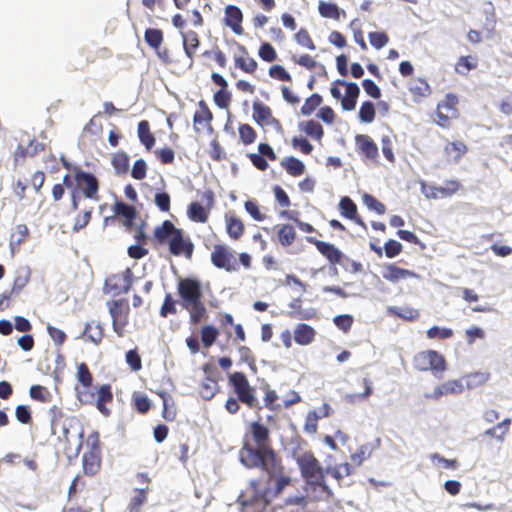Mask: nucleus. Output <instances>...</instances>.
<instances>
[{"label": "nucleus", "instance_id": "obj_1", "mask_svg": "<svg viewBox=\"0 0 512 512\" xmlns=\"http://www.w3.org/2000/svg\"><path fill=\"white\" fill-rule=\"evenodd\" d=\"M278 457L272 447L270 430L260 421L249 424L239 450V460L243 466L253 469Z\"/></svg>", "mask_w": 512, "mask_h": 512}, {"label": "nucleus", "instance_id": "obj_2", "mask_svg": "<svg viewBox=\"0 0 512 512\" xmlns=\"http://www.w3.org/2000/svg\"><path fill=\"white\" fill-rule=\"evenodd\" d=\"M257 468L267 474L265 485H262L260 479H254L250 482V487L255 495L261 499L277 497L291 483V477L285 474V468L280 457L264 462Z\"/></svg>", "mask_w": 512, "mask_h": 512}, {"label": "nucleus", "instance_id": "obj_3", "mask_svg": "<svg viewBox=\"0 0 512 512\" xmlns=\"http://www.w3.org/2000/svg\"><path fill=\"white\" fill-rule=\"evenodd\" d=\"M177 293L181 306L189 313L190 323L196 325L202 322L206 318L207 310L202 300L200 281L192 277L181 278L177 284Z\"/></svg>", "mask_w": 512, "mask_h": 512}, {"label": "nucleus", "instance_id": "obj_4", "mask_svg": "<svg viewBox=\"0 0 512 512\" xmlns=\"http://www.w3.org/2000/svg\"><path fill=\"white\" fill-rule=\"evenodd\" d=\"M296 463L302 478L311 491L318 492L326 498L332 497L333 493L326 483V469H323L321 463L311 451L297 456Z\"/></svg>", "mask_w": 512, "mask_h": 512}, {"label": "nucleus", "instance_id": "obj_5", "mask_svg": "<svg viewBox=\"0 0 512 512\" xmlns=\"http://www.w3.org/2000/svg\"><path fill=\"white\" fill-rule=\"evenodd\" d=\"M211 263L218 269L226 272H236L239 270V264L248 270L252 267V257L247 252L239 254V263L237 262L233 250L225 244H215L210 255Z\"/></svg>", "mask_w": 512, "mask_h": 512}, {"label": "nucleus", "instance_id": "obj_6", "mask_svg": "<svg viewBox=\"0 0 512 512\" xmlns=\"http://www.w3.org/2000/svg\"><path fill=\"white\" fill-rule=\"evenodd\" d=\"M63 183L68 189L77 191L87 199L94 201L99 200V181L96 176L90 172L75 167L73 176L70 174L64 175Z\"/></svg>", "mask_w": 512, "mask_h": 512}, {"label": "nucleus", "instance_id": "obj_7", "mask_svg": "<svg viewBox=\"0 0 512 512\" xmlns=\"http://www.w3.org/2000/svg\"><path fill=\"white\" fill-rule=\"evenodd\" d=\"M77 391V399L84 405H95L98 411L104 415L109 416L111 414L107 404L113 401V392L110 384H103L97 388L96 394L89 390Z\"/></svg>", "mask_w": 512, "mask_h": 512}, {"label": "nucleus", "instance_id": "obj_8", "mask_svg": "<svg viewBox=\"0 0 512 512\" xmlns=\"http://www.w3.org/2000/svg\"><path fill=\"white\" fill-rule=\"evenodd\" d=\"M228 382L241 403L248 408H254L258 405L255 388L250 385L247 376L243 372L231 373L228 376Z\"/></svg>", "mask_w": 512, "mask_h": 512}, {"label": "nucleus", "instance_id": "obj_9", "mask_svg": "<svg viewBox=\"0 0 512 512\" xmlns=\"http://www.w3.org/2000/svg\"><path fill=\"white\" fill-rule=\"evenodd\" d=\"M330 92L333 98L341 100L343 110L351 111L355 109L360 94L359 86L356 83L336 80L332 84Z\"/></svg>", "mask_w": 512, "mask_h": 512}, {"label": "nucleus", "instance_id": "obj_10", "mask_svg": "<svg viewBox=\"0 0 512 512\" xmlns=\"http://www.w3.org/2000/svg\"><path fill=\"white\" fill-rule=\"evenodd\" d=\"M107 308L112 318V327L114 332L123 337L125 328L129 323L130 306L125 298L113 299L107 302Z\"/></svg>", "mask_w": 512, "mask_h": 512}, {"label": "nucleus", "instance_id": "obj_11", "mask_svg": "<svg viewBox=\"0 0 512 512\" xmlns=\"http://www.w3.org/2000/svg\"><path fill=\"white\" fill-rule=\"evenodd\" d=\"M458 104V96L454 93H447L444 99L437 104L435 123L441 128H449L451 121L459 117Z\"/></svg>", "mask_w": 512, "mask_h": 512}, {"label": "nucleus", "instance_id": "obj_12", "mask_svg": "<svg viewBox=\"0 0 512 512\" xmlns=\"http://www.w3.org/2000/svg\"><path fill=\"white\" fill-rule=\"evenodd\" d=\"M413 365L418 371H432L434 375L442 374L447 368L444 356L435 350L417 353L413 358Z\"/></svg>", "mask_w": 512, "mask_h": 512}, {"label": "nucleus", "instance_id": "obj_13", "mask_svg": "<svg viewBox=\"0 0 512 512\" xmlns=\"http://www.w3.org/2000/svg\"><path fill=\"white\" fill-rule=\"evenodd\" d=\"M201 201H193L188 205L187 216L196 223H206L209 214L215 205V194L211 189H206L201 193Z\"/></svg>", "mask_w": 512, "mask_h": 512}, {"label": "nucleus", "instance_id": "obj_14", "mask_svg": "<svg viewBox=\"0 0 512 512\" xmlns=\"http://www.w3.org/2000/svg\"><path fill=\"white\" fill-rule=\"evenodd\" d=\"M31 279V271L28 268H20L16 271L12 287L0 295V311L11 306V300L18 297Z\"/></svg>", "mask_w": 512, "mask_h": 512}, {"label": "nucleus", "instance_id": "obj_15", "mask_svg": "<svg viewBox=\"0 0 512 512\" xmlns=\"http://www.w3.org/2000/svg\"><path fill=\"white\" fill-rule=\"evenodd\" d=\"M133 284V273L127 268L121 273H116L108 276L105 280L104 289L114 296L126 294L129 292Z\"/></svg>", "mask_w": 512, "mask_h": 512}, {"label": "nucleus", "instance_id": "obj_16", "mask_svg": "<svg viewBox=\"0 0 512 512\" xmlns=\"http://www.w3.org/2000/svg\"><path fill=\"white\" fill-rule=\"evenodd\" d=\"M212 121V111L204 100H200L193 115L194 131L200 133L201 130H205L208 134H212L214 132Z\"/></svg>", "mask_w": 512, "mask_h": 512}, {"label": "nucleus", "instance_id": "obj_17", "mask_svg": "<svg viewBox=\"0 0 512 512\" xmlns=\"http://www.w3.org/2000/svg\"><path fill=\"white\" fill-rule=\"evenodd\" d=\"M255 168L260 171H266L269 167L267 160H277V155L268 143H260L258 145V153H249L247 155Z\"/></svg>", "mask_w": 512, "mask_h": 512}, {"label": "nucleus", "instance_id": "obj_18", "mask_svg": "<svg viewBox=\"0 0 512 512\" xmlns=\"http://www.w3.org/2000/svg\"><path fill=\"white\" fill-rule=\"evenodd\" d=\"M170 253L175 256L184 255L190 259L194 251V245L189 238L184 237L182 229H178L169 242Z\"/></svg>", "mask_w": 512, "mask_h": 512}, {"label": "nucleus", "instance_id": "obj_19", "mask_svg": "<svg viewBox=\"0 0 512 512\" xmlns=\"http://www.w3.org/2000/svg\"><path fill=\"white\" fill-rule=\"evenodd\" d=\"M355 145L361 157L371 161H377L379 157L378 146L369 135L357 134L355 136Z\"/></svg>", "mask_w": 512, "mask_h": 512}, {"label": "nucleus", "instance_id": "obj_20", "mask_svg": "<svg viewBox=\"0 0 512 512\" xmlns=\"http://www.w3.org/2000/svg\"><path fill=\"white\" fill-rule=\"evenodd\" d=\"M224 24L229 27L236 35H242L244 29L242 27L243 13L236 5H227L224 9Z\"/></svg>", "mask_w": 512, "mask_h": 512}, {"label": "nucleus", "instance_id": "obj_21", "mask_svg": "<svg viewBox=\"0 0 512 512\" xmlns=\"http://www.w3.org/2000/svg\"><path fill=\"white\" fill-rule=\"evenodd\" d=\"M382 277L391 283H398L410 278H418L419 275L412 270L401 268L394 263H389L384 266Z\"/></svg>", "mask_w": 512, "mask_h": 512}, {"label": "nucleus", "instance_id": "obj_22", "mask_svg": "<svg viewBox=\"0 0 512 512\" xmlns=\"http://www.w3.org/2000/svg\"><path fill=\"white\" fill-rule=\"evenodd\" d=\"M308 242L315 245L317 250L329 261L330 264H340L343 253L333 244L315 238H308Z\"/></svg>", "mask_w": 512, "mask_h": 512}, {"label": "nucleus", "instance_id": "obj_23", "mask_svg": "<svg viewBox=\"0 0 512 512\" xmlns=\"http://www.w3.org/2000/svg\"><path fill=\"white\" fill-rule=\"evenodd\" d=\"M463 390L464 387L460 380H448L441 385H438L432 393L425 394V398L438 400L443 395L460 394Z\"/></svg>", "mask_w": 512, "mask_h": 512}, {"label": "nucleus", "instance_id": "obj_24", "mask_svg": "<svg viewBox=\"0 0 512 512\" xmlns=\"http://www.w3.org/2000/svg\"><path fill=\"white\" fill-rule=\"evenodd\" d=\"M44 149V146L36 140H30L27 147L18 145L13 153L14 163L16 165L25 162L27 157H33Z\"/></svg>", "mask_w": 512, "mask_h": 512}, {"label": "nucleus", "instance_id": "obj_25", "mask_svg": "<svg viewBox=\"0 0 512 512\" xmlns=\"http://www.w3.org/2000/svg\"><path fill=\"white\" fill-rule=\"evenodd\" d=\"M178 229L170 220H165L154 229L153 241L157 245L169 244Z\"/></svg>", "mask_w": 512, "mask_h": 512}, {"label": "nucleus", "instance_id": "obj_26", "mask_svg": "<svg viewBox=\"0 0 512 512\" xmlns=\"http://www.w3.org/2000/svg\"><path fill=\"white\" fill-rule=\"evenodd\" d=\"M102 454L84 452L82 455V470L84 475L93 477L100 472Z\"/></svg>", "mask_w": 512, "mask_h": 512}, {"label": "nucleus", "instance_id": "obj_27", "mask_svg": "<svg viewBox=\"0 0 512 512\" xmlns=\"http://www.w3.org/2000/svg\"><path fill=\"white\" fill-rule=\"evenodd\" d=\"M339 210L343 217L355 221L359 226L366 228L365 222L357 215V206L348 196L342 197L339 202Z\"/></svg>", "mask_w": 512, "mask_h": 512}, {"label": "nucleus", "instance_id": "obj_28", "mask_svg": "<svg viewBox=\"0 0 512 512\" xmlns=\"http://www.w3.org/2000/svg\"><path fill=\"white\" fill-rule=\"evenodd\" d=\"M226 232L233 240H239L245 231L243 221L234 213H227L225 215Z\"/></svg>", "mask_w": 512, "mask_h": 512}, {"label": "nucleus", "instance_id": "obj_29", "mask_svg": "<svg viewBox=\"0 0 512 512\" xmlns=\"http://www.w3.org/2000/svg\"><path fill=\"white\" fill-rule=\"evenodd\" d=\"M84 341L99 345L104 338V328L101 323L91 321L86 323L81 336Z\"/></svg>", "mask_w": 512, "mask_h": 512}, {"label": "nucleus", "instance_id": "obj_30", "mask_svg": "<svg viewBox=\"0 0 512 512\" xmlns=\"http://www.w3.org/2000/svg\"><path fill=\"white\" fill-rule=\"evenodd\" d=\"M253 118L261 126L277 122L270 107L259 101L253 103Z\"/></svg>", "mask_w": 512, "mask_h": 512}, {"label": "nucleus", "instance_id": "obj_31", "mask_svg": "<svg viewBox=\"0 0 512 512\" xmlns=\"http://www.w3.org/2000/svg\"><path fill=\"white\" fill-rule=\"evenodd\" d=\"M386 311L388 315L400 318L408 322L415 321L420 317L419 310L410 306H388Z\"/></svg>", "mask_w": 512, "mask_h": 512}, {"label": "nucleus", "instance_id": "obj_32", "mask_svg": "<svg viewBox=\"0 0 512 512\" xmlns=\"http://www.w3.org/2000/svg\"><path fill=\"white\" fill-rule=\"evenodd\" d=\"M183 39V48L186 56L191 60L190 65L193 63V58L196 50L200 45L199 36L195 31H187L181 33Z\"/></svg>", "mask_w": 512, "mask_h": 512}, {"label": "nucleus", "instance_id": "obj_33", "mask_svg": "<svg viewBox=\"0 0 512 512\" xmlns=\"http://www.w3.org/2000/svg\"><path fill=\"white\" fill-rule=\"evenodd\" d=\"M316 331L308 324H298L294 330V340L297 344L305 346L315 339Z\"/></svg>", "mask_w": 512, "mask_h": 512}, {"label": "nucleus", "instance_id": "obj_34", "mask_svg": "<svg viewBox=\"0 0 512 512\" xmlns=\"http://www.w3.org/2000/svg\"><path fill=\"white\" fill-rule=\"evenodd\" d=\"M137 134L141 144L150 151L156 143V138L151 132L150 124L147 120H142L138 123Z\"/></svg>", "mask_w": 512, "mask_h": 512}, {"label": "nucleus", "instance_id": "obj_35", "mask_svg": "<svg viewBox=\"0 0 512 512\" xmlns=\"http://www.w3.org/2000/svg\"><path fill=\"white\" fill-rule=\"evenodd\" d=\"M280 165L292 177H299L305 173V164L294 156L284 158Z\"/></svg>", "mask_w": 512, "mask_h": 512}, {"label": "nucleus", "instance_id": "obj_36", "mask_svg": "<svg viewBox=\"0 0 512 512\" xmlns=\"http://www.w3.org/2000/svg\"><path fill=\"white\" fill-rule=\"evenodd\" d=\"M289 307L291 310L288 312V316L291 319L309 320L315 316V311L313 309H302V300L300 298L293 299L290 302Z\"/></svg>", "mask_w": 512, "mask_h": 512}, {"label": "nucleus", "instance_id": "obj_37", "mask_svg": "<svg viewBox=\"0 0 512 512\" xmlns=\"http://www.w3.org/2000/svg\"><path fill=\"white\" fill-rule=\"evenodd\" d=\"M276 234L279 243L288 247L291 246L296 239V231L295 228L290 224H281L276 227Z\"/></svg>", "mask_w": 512, "mask_h": 512}, {"label": "nucleus", "instance_id": "obj_38", "mask_svg": "<svg viewBox=\"0 0 512 512\" xmlns=\"http://www.w3.org/2000/svg\"><path fill=\"white\" fill-rule=\"evenodd\" d=\"M467 151V145L464 142L458 140L449 142L444 147L445 154L455 162H459L460 159L467 153Z\"/></svg>", "mask_w": 512, "mask_h": 512}, {"label": "nucleus", "instance_id": "obj_39", "mask_svg": "<svg viewBox=\"0 0 512 512\" xmlns=\"http://www.w3.org/2000/svg\"><path fill=\"white\" fill-rule=\"evenodd\" d=\"M326 473L331 475L334 479L337 480L338 483L353 473V467L350 463H340L334 466H328L326 468Z\"/></svg>", "mask_w": 512, "mask_h": 512}, {"label": "nucleus", "instance_id": "obj_40", "mask_svg": "<svg viewBox=\"0 0 512 512\" xmlns=\"http://www.w3.org/2000/svg\"><path fill=\"white\" fill-rule=\"evenodd\" d=\"M148 492V486L142 489H135V495L130 499V502L128 503L127 512H141L142 506L147 501Z\"/></svg>", "mask_w": 512, "mask_h": 512}, {"label": "nucleus", "instance_id": "obj_41", "mask_svg": "<svg viewBox=\"0 0 512 512\" xmlns=\"http://www.w3.org/2000/svg\"><path fill=\"white\" fill-rule=\"evenodd\" d=\"M477 66V57L471 55L461 56L455 64V72L460 75H467L469 71L476 69Z\"/></svg>", "mask_w": 512, "mask_h": 512}, {"label": "nucleus", "instance_id": "obj_42", "mask_svg": "<svg viewBox=\"0 0 512 512\" xmlns=\"http://www.w3.org/2000/svg\"><path fill=\"white\" fill-rule=\"evenodd\" d=\"M144 40L152 49L158 50L163 43L164 35L158 28H147L144 32Z\"/></svg>", "mask_w": 512, "mask_h": 512}, {"label": "nucleus", "instance_id": "obj_43", "mask_svg": "<svg viewBox=\"0 0 512 512\" xmlns=\"http://www.w3.org/2000/svg\"><path fill=\"white\" fill-rule=\"evenodd\" d=\"M511 425V420L509 418H505L502 422L498 423L496 426L489 428L485 431V435L495 438L498 441H503L507 433L509 432Z\"/></svg>", "mask_w": 512, "mask_h": 512}, {"label": "nucleus", "instance_id": "obj_44", "mask_svg": "<svg viewBox=\"0 0 512 512\" xmlns=\"http://www.w3.org/2000/svg\"><path fill=\"white\" fill-rule=\"evenodd\" d=\"M218 391V381L204 378L200 383L199 394L204 400L212 399Z\"/></svg>", "mask_w": 512, "mask_h": 512}, {"label": "nucleus", "instance_id": "obj_45", "mask_svg": "<svg viewBox=\"0 0 512 512\" xmlns=\"http://www.w3.org/2000/svg\"><path fill=\"white\" fill-rule=\"evenodd\" d=\"M111 164L117 174H125L129 170V156L125 152H117L111 159Z\"/></svg>", "mask_w": 512, "mask_h": 512}, {"label": "nucleus", "instance_id": "obj_46", "mask_svg": "<svg viewBox=\"0 0 512 512\" xmlns=\"http://www.w3.org/2000/svg\"><path fill=\"white\" fill-rule=\"evenodd\" d=\"M302 130L306 133V135L318 141H320L324 135L322 125L315 120H308L304 122L302 124Z\"/></svg>", "mask_w": 512, "mask_h": 512}, {"label": "nucleus", "instance_id": "obj_47", "mask_svg": "<svg viewBox=\"0 0 512 512\" xmlns=\"http://www.w3.org/2000/svg\"><path fill=\"white\" fill-rule=\"evenodd\" d=\"M77 380L83 386V390H89L93 383V376L86 363L77 366Z\"/></svg>", "mask_w": 512, "mask_h": 512}, {"label": "nucleus", "instance_id": "obj_48", "mask_svg": "<svg viewBox=\"0 0 512 512\" xmlns=\"http://www.w3.org/2000/svg\"><path fill=\"white\" fill-rule=\"evenodd\" d=\"M280 216L293 221L298 226V228L305 233H312L315 231L314 227L311 224L302 222L299 219V212L297 211L283 210L280 213Z\"/></svg>", "mask_w": 512, "mask_h": 512}, {"label": "nucleus", "instance_id": "obj_49", "mask_svg": "<svg viewBox=\"0 0 512 512\" xmlns=\"http://www.w3.org/2000/svg\"><path fill=\"white\" fill-rule=\"evenodd\" d=\"M240 141L245 145H251L257 138L255 129L249 124H240L238 127Z\"/></svg>", "mask_w": 512, "mask_h": 512}, {"label": "nucleus", "instance_id": "obj_50", "mask_svg": "<svg viewBox=\"0 0 512 512\" xmlns=\"http://www.w3.org/2000/svg\"><path fill=\"white\" fill-rule=\"evenodd\" d=\"M132 402L135 410L140 414H146L151 408L149 398L140 392L133 393Z\"/></svg>", "mask_w": 512, "mask_h": 512}, {"label": "nucleus", "instance_id": "obj_51", "mask_svg": "<svg viewBox=\"0 0 512 512\" xmlns=\"http://www.w3.org/2000/svg\"><path fill=\"white\" fill-rule=\"evenodd\" d=\"M319 13L322 17L334 20L340 19V9L335 3L320 2L318 6Z\"/></svg>", "mask_w": 512, "mask_h": 512}, {"label": "nucleus", "instance_id": "obj_52", "mask_svg": "<svg viewBox=\"0 0 512 512\" xmlns=\"http://www.w3.org/2000/svg\"><path fill=\"white\" fill-rule=\"evenodd\" d=\"M376 115L375 106L371 101H364L359 109L358 117L363 123H371Z\"/></svg>", "mask_w": 512, "mask_h": 512}, {"label": "nucleus", "instance_id": "obj_53", "mask_svg": "<svg viewBox=\"0 0 512 512\" xmlns=\"http://www.w3.org/2000/svg\"><path fill=\"white\" fill-rule=\"evenodd\" d=\"M29 395L33 400L41 403H48L52 398L50 391L41 385H32L29 389Z\"/></svg>", "mask_w": 512, "mask_h": 512}, {"label": "nucleus", "instance_id": "obj_54", "mask_svg": "<svg viewBox=\"0 0 512 512\" xmlns=\"http://www.w3.org/2000/svg\"><path fill=\"white\" fill-rule=\"evenodd\" d=\"M115 214L124 217L128 222H132L137 215L136 209L127 203L116 202L114 205Z\"/></svg>", "mask_w": 512, "mask_h": 512}, {"label": "nucleus", "instance_id": "obj_55", "mask_svg": "<svg viewBox=\"0 0 512 512\" xmlns=\"http://www.w3.org/2000/svg\"><path fill=\"white\" fill-rule=\"evenodd\" d=\"M219 335L218 330L212 325H206L201 328V341L206 348L211 347Z\"/></svg>", "mask_w": 512, "mask_h": 512}, {"label": "nucleus", "instance_id": "obj_56", "mask_svg": "<svg viewBox=\"0 0 512 512\" xmlns=\"http://www.w3.org/2000/svg\"><path fill=\"white\" fill-rule=\"evenodd\" d=\"M322 103L321 95L314 93L310 97H308L304 104L301 107V113L303 115H311L317 107H319Z\"/></svg>", "mask_w": 512, "mask_h": 512}, {"label": "nucleus", "instance_id": "obj_57", "mask_svg": "<svg viewBox=\"0 0 512 512\" xmlns=\"http://www.w3.org/2000/svg\"><path fill=\"white\" fill-rule=\"evenodd\" d=\"M265 395L263 398L264 405L267 409L271 411H276L280 408V405L278 404V394L275 390L270 389L269 385H266L264 387Z\"/></svg>", "mask_w": 512, "mask_h": 512}, {"label": "nucleus", "instance_id": "obj_58", "mask_svg": "<svg viewBox=\"0 0 512 512\" xmlns=\"http://www.w3.org/2000/svg\"><path fill=\"white\" fill-rule=\"evenodd\" d=\"M235 66L245 73L253 74L257 70L258 64L251 57H236Z\"/></svg>", "mask_w": 512, "mask_h": 512}, {"label": "nucleus", "instance_id": "obj_59", "mask_svg": "<svg viewBox=\"0 0 512 512\" xmlns=\"http://www.w3.org/2000/svg\"><path fill=\"white\" fill-rule=\"evenodd\" d=\"M370 457V450L367 445H361L357 448V450L351 454V465L352 467H359L362 465V463Z\"/></svg>", "mask_w": 512, "mask_h": 512}, {"label": "nucleus", "instance_id": "obj_60", "mask_svg": "<svg viewBox=\"0 0 512 512\" xmlns=\"http://www.w3.org/2000/svg\"><path fill=\"white\" fill-rule=\"evenodd\" d=\"M295 40L296 42L309 50H315L316 46L308 32L307 29L301 28L299 31L295 34Z\"/></svg>", "mask_w": 512, "mask_h": 512}, {"label": "nucleus", "instance_id": "obj_61", "mask_svg": "<svg viewBox=\"0 0 512 512\" xmlns=\"http://www.w3.org/2000/svg\"><path fill=\"white\" fill-rule=\"evenodd\" d=\"M363 202L367 206L368 209L375 211L379 215H383L386 212L385 205L377 200L373 195L364 194Z\"/></svg>", "mask_w": 512, "mask_h": 512}, {"label": "nucleus", "instance_id": "obj_62", "mask_svg": "<svg viewBox=\"0 0 512 512\" xmlns=\"http://www.w3.org/2000/svg\"><path fill=\"white\" fill-rule=\"evenodd\" d=\"M244 208L246 212L255 220V221H264L266 219V214L262 213L258 203L254 200H247L244 203Z\"/></svg>", "mask_w": 512, "mask_h": 512}, {"label": "nucleus", "instance_id": "obj_63", "mask_svg": "<svg viewBox=\"0 0 512 512\" xmlns=\"http://www.w3.org/2000/svg\"><path fill=\"white\" fill-rule=\"evenodd\" d=\"M176 313V301L173 299L170 293H167L160 308V316L166 318L168 315H174Z\"/></svg>", "mask_w": 512, "mask_h": 512}, {"label": "nucleus", "instance_id": "obj_64", "mask_svg": "<svg viewBox=\"0 0 512 512\" xmlns=\"http://www.w3.org/2000/svg\"><path fill=\"white\" fill-rule=\"evenodd\" d=\"M409 90L414 96L425 97L430 93V86L427 81L423 79H417L410 86Z\"/></svg>", "mask_w": 512, "mask_h": 512}]
</instances>
